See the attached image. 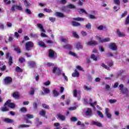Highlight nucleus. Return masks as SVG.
I'll return each instance as SVG.
<instances>
[{
  "instance_id": "obj_1",
  "label": "nucleus",
  "mask_w": 129,
  "mask_h": 129,
  "mask_svg": "<svg viewBox=\"0 0 129 129\" xmlns=\"http://www.w3.org/2000/svg\"><path fill=\"white\" fill-rule=\"evenodd\" d=\"M5 85H10L13 83V78L11 77L7 76L3 80Z\"/></svg>"
},
{
  "instance_id": "obj_2",
  "label": "nucleus",
  "mask_w": 129,
  "mask_h": 129,
  "mask_svg": "<svg viewBox=\"0 0 129 129\" xmlns=\"http://www.w3.org/2000/svg\"><path fill=\"white\" fill-rule=\"evenodd\" d=\"M25 48L26 51H30L31 48H34V42L32 41H28L26 42Z\"/></svg>"
},
{
  "instance_id": "obj_3",
  "label": "nucleus",
  "mask_w": 129,
  "mask_h": 129,
  "mask_svg": "<svg viewBox=\"0 0 129 129\" xmlns=\"http://www.w3.org/2000/svg\"><path fill=\"white\" fill-rule=\"evenodd\" d=\"M6 59H8V63L9 66L13 65V57L11 56L10 53H7L6 54Z\"/></svg>"
},
{
  "instance_id": "obj_4",
  "label": "nucleus",
  "mask_w": 129,
  "mask_h": 129,
  "mask_svg": "<svg viewBox=\"0 0 129 129\" xmlns=\"http://www.w3.org/2000/svg\"><path fill=\"white\" fill-rule=\"evenodd\" d=\"M56 117L61 121H64L65 119H66V116L61 114L60 113H57L56 115Z\"/></svg>"
},
{
  "instance_id": "obj_5",
  "label": "nucleus",
  "mask_w": 129,
  "mask_h": 129,
  "mask_svg": "<svg viewBox=\"0 0 129 129\" xmlns=\"http://www.w3.org/2000/svg\"><path fill=\"white\" fill-rule=\"evenodd\" d=\"M96 39L98 40V41H100V43H105L106 42H109V41H110V38H106L102 39L101 37L97 36Z\"/></svg>"
},
{
  "instance_id": "obj_6",
  "label": "nucleus",
  "mask_w": 129,
  "mask_h": 129,
  "mask_svg": "<svg viewBox=\"0 0 129 129\" xmlns=\"http://www.w3.org/2000/svg\"><path fill=\"white\" fill-rule=\"evenodd\" d=\"M109 48L112 50V51H116L117 50V46L115 44V43H111L109 44Z\"/></svg>"
},
{
  "instance_id": "obj_7",
  "label": "nucleus",
  "mask_w": 129,
  "mask_h": 129,
  "mask_svg": "<svg viewBox=\"0 0 129 129\" xmlns=\"http://www.w3.org/2000/svg\"><path fill=\"white\" fill-rule=\"evenodd\" d=\"M18 11H22L23 10V8L22 6H18V5H13L11 8V11L14 12L16 11V9Z\"/></svg>"
},
{
  "instance_id": "obj_8",
  "label": "nucleus",
  "mask_w": 129,
  "mask_h": 129,
  "mask_svg": "<svg viewBox=\"0 0 129 129\" xmlns=\"http://www.w3.org/2000/svg\"><path fill=\"white\" fill-rule=\"evenodd\" d=\"M55 55H57V53L52 49H49L48 50V56L49 58H54Z\"/></svg>"
},
{
  "instance_id": "obj_9",
  "label": "nucleus",
  "mask_w": 129,
  "mask_h": 129,
  "mask_svg": "<svg viewBox=\"0 0 129 129\" xmlns=\"http://www.w3.org/2000/svg\"><path fill=\"white\" fill-rule=\"evenodd\" d=\"M56 71H57L56 74L58 75V76H59V75L61 74V70L60 69L57 68V67H54L52 70V73L55 74V73H56Z\"/></svg>"
},
{
  "instance_id": "obj_10",
  "label": "nucleus",
  "mask_w": 129,
  "mask_h": 129,
  "mask_svg": "<svg viewBox=\"0 0 129 129\" xmlns=\"http://www.w3.org/2000/svg\"><path fill=\"white\" fill-rule=\"evenodd\" d=\"M98 43L97 41L95 40H91L90 41H89L87 43V45L88 46H96V45H98Z\"/></svg>"
},
{
  "instance_id": "obj_11",
  "label": "nucleus",
  "mask_w": 129,
  "mask_h": 129,
  "mask_svg": "<svg viewBox=\"0 0 129 129\" xmlns=\"http://www.w3.org/2000/svg\"><path fill=\"white\" fill-rule=\"evenodd\" d=\"M39 114L41 115V116L45 117V118H48V116L46 115V111H45L44 109H42L40 111H39Z\"/></svg>"
},
{
  "instance_id": "obj_12",
  "label": "nucleus",
  "mask_w": 129,
  "mask_h": 129,
  "mask_svg": "<svg viewBox=\"0 0 129 129\" xmlns=\"http://www.w3.org/2000/svg\"><path fill=\"white\" fill-rule=\"evenodd\" d=\"M116 34L118 36V37H122L125 36V34H124V33H123V32H120L119 29H117Z\"/></svg>"
},
{
  "instance_id": "obj_13",
  "label": "nucleus",
  "mask_w": 129,
  "mask_h": 129,
  "mask_svg": "<svg viewBox=\"0 0 129 129\" xmlns=\"http://www.w3.org/2000/svg\"><path fill=\"white\" fill-rule=\"evenodd\" d=\"M105 113L106 115V116L108 117V118H111V117L112 116L111 114L109 113V110L108 108H105Z\"/></svg>"
},
{
  "instance_id": "obj_14",
  "label": "nucleus",
  "mask_w": 129,
  "mask_h": 129,
  "mask_svg": "<svg viewBox=\"0 0 129 129\" xmlns=\"http://www.w3.org/2000/svg\"><path fill=\"white\" fill-rule=\"evenodd\" d=\"M121 93L126 95V97H128V89L127 88H124L121 91Z\"/></svg>"
},
{
  "instance_id": "obj_15",
  "label": "nucleus",
  "mask_w": 129,
  "mask_h": 129,
  "mask_svg": "<svg viewBox=\"0 0 129 129\" xmlns=\"http://www.w3.org/2000/svg\"><path fill=\"white\" fill-rule=\"evenodd\" d=\"M28 66L30 67H32V68H35L36 67V62L34 61H30L28 62Z\"/></svg>"
},
{
  "instance_id": "obj_16",
  "label": "nucleus",
  "mask_w": 129,
  "mask_h": 129,
  "mask_svg": "<svg viewBox=\"0 0 129 129\" xmlns=\"http://www.w3.org/2000/svg\"><path fill=\"white\" fill-rule=\"evenodd\" d=\"M12 96L14 98L18 99L20 98V94L19 93V92H15L12 94Z\"/></svg>"
},
{
  "instance_id": "obj_17",
  "label": "nucleus",
  "mask_w": 129,
  "mask_h": 129,
  "mask_svg": "<svg viewBox=\"0 0 129 129\" xmlns=\"http://www.w3.org/2000/svg\"><path fill=\"white\" fill-rule=\"evenodd\" d=\"M92 123L93 125H96L97 126H99V127H102V124L99 122H96L95 121H93Z\"/></svg>"
},
{
  "instance_id": "obj_18",
  "label": "nucleus",
  "mask_w": 129,
  "mask_h": 129,
  "mask_svg": "<svg viewBox=\"0 0 129 129\" xmlns=\"http://www.w3.org/2000/svg\"><path fill=\"white\" fill-rule=\"evenodd\" d=\"M80 75V74H79V72H78V71H77V70H75V72L73 73L72 74V76L73 77H79Z\"/></svg>"
},
{
  "instance_id": "obj_19",
  "label": "nucleus",
  "mask_w": 129,
  "mask_h": 129,
  "mask_svg": "<svg viewBox=\"0 0 129 129\" xmlns=\"http://www.w3.org/2000/svg\"><path fill=\"white\" fill-rule=\"evenodd\" d=\"M38 45L39 47L41 48H46V45H45V43L42 41H40L38 42Z\"/></svg>"
},
{
  "instance_id": "obj_20",
  "label": "nucleus",
  "mask_w": 129,
  "mask_h": 129,
  "mask_svg": "<svg viewBox=\"0 0 129 129\" xmlns=\"http://www.w3.org/2000/svg\"><path fill=\"white\" fill-rule=\"evenodd\" d=\"M91 113H92V110L90 108H88L86 111L85 114L87 116H90L91 115Z\"/></svg>"
},
{
  "instance_id": "obj_21",
  "label": "nucleus",
  "mask_w": 129,
  "mask_h": 129,
  "mask_svg": "<svg viewBox=\"0 0 129 129\" xmlns=\"http://www.w3.org/2000/svg\"><path fill=\"white\" fill-rule=\"evenodd\" d=\"M55 16L56 17H58V18H64L65 17L63 13L58 12L55 13Z\"/></svg>"
},
{
  "instance_id": "obj_22",
  "label": "nucleus",
  "mask_w": 129,
  "mask_h": 129,
  "mask_svg": "<svg viewBox=\"0 0 129 129\" xmlns=\"http://www.w3.org/2000/svg\"><path fill=\"white\" fill-rule=\"evenodd\" d=\"M78 12H79V14H80V15H82V14H86V15H87V12H86V11H85V10L83 9H78Z\"/></svg>"
},
{
  "instance_id": "obj_23",
  "label": "nucleus",
  "mask_w": 129,
  "mask_h": 129,
  "mask_svg": "<svg viewBox=\"0 0 129 129\" xmlns=\"http://www.w3.org/2000/svg\"><path fill=\"white\" fill-rule=\"evenodd\" d=\"M72 24L73 27H80L81 26V24L79 22L76 21H72Z\"/></svg>"
},
{
  "instance_id": "obj_24",
  "label": "nucleus",
  "mask_w": 129,
  "mask_h": 129,
  "mask_svg": "<svg viewBox=\"0 0 129 129\" xmlns=\"http://www.w3.org/2000/svg\"><path fill=\"white\" fill-rule=\"evenodd\" d=\"M76 48L78 49V50H80V49H83L82 45H81V42H77L75 46Z\"/></svg>"
},
{
  "instance_id": "obj_25",
  "label": "nucleus",
  "mask_w": 129,
  "mask_h": 129,
  "mask_svg": "<svg viewBox=\"0 0 129 129\" xmlns=\"http://www.w3.org/2000/svg\"><path fill=\"white\" fill-rule=\"evenodd\" d=\"M37 27L38 28H39V29H40L42 33H45V32H46L45 31V29H44V27H43V25H42V24L40 23L37 24Z\"/></svg>"
},
{
  "instance_id": "obj_26",
  "label": "nucleus",
  "mask_w": 129,
  "mask_h": 129,
  "mask_svg": "<svg viewBox=\"0 0 129 129\" xmlns=\"http://www.w3.org/2000/svg\"><path fill=\"white\" fill-rule=\"evenodd\" d=\"M4 121L7 123H13V122H14V120H13V119H10L9 118H6L4 119Z\"/></svg>"
},
{
  "instance_id": "obj_27",
  "label": "nucleus",
  "mask_w": 129,
  "mask_h": 129,
  "mask_svg": "<svg viewBox=\"0 0 129 129\" xmlns=\"http://www.w3.org/2000/svg\"><path fill=\"white\" fill-rule=\"evenodd\" d=\"M74 21H77V22H81L84 21V18L81 17L74 18L73 19Z\"/></svg>"
},
{
  "instance_id": "obj_28",
  "label": "nucleus",
  "mask_w": 129,
  "mask_h": 129,
  "mask_svg": "<svg viewBox=\"0 0 129 129\" xmlns=\"http://www.w3.org/2000/svg\"><path fill=\"white\" fill-rule=\"evenodd\" d=\"M25 127H30V125L21 124L18 126V128H25Z\"/></svg>"
},
{
  "instance_id": "obj_29",
  "label": "nucleus",
  "mask_w": 129,
  "mask_h": 129,
  "mask_svg": "<svg viewBox=\"0 0 129 129\" xmlns=\"http://www.w3.org/2000/svg\"><path fill=\"white\" fill-rule=\"evenodd\" d=\"M63 48L64 49H67L68 50H71V49H72V45L70 44H66L63 45Z\"/></svg>"
},
{
  "instance_id": "obj_30",
  "label": "nucleus",
  "mask_w": 129,
  "mask_h": 129,
  "mask_svg": "<svg viewBox=\"0 0 129 129\" xmlns=\"http://www.w3.org/2000/svg\"><path fill=\"white\" fill-rule=\"evenodd\" d=\"M73 92L74 97H77V94L80 95V91L77 92V90H74Z\"/></svg>"
},
{
  "instance_id": "obj_31",
  "label": "nucleus",
  "mask_w": 129,
  "mask_h": 129,
  "mask_svg": "<svg viewBox=\"0 0 129 129\" xmlns=\"http://www.w3.org/2000/svg\"><path fill=\"white\" fill-rule=\"evenodd\" d=\"M14 51L17 52V54H21V53H22V50H21V48H20V47H15L14 48Z\"/></svg>"
},
{
  "instance_id": "obj_32",
  "label": "nucleus",
  "mask_w": 129,
  "mask_h": 129,
  "mask_svg": "<svg viewBox=\"0 0 129 129\" xmlns=\"http://www.w3.org/2000/svg\"><path fill=\"white\" fill-rule=\"evenodd\" d=\"M23 3H24L26 8H27V9H29V8H30V3L28 2V1L24 0Z\"/></svg>"
},
{
  "instance_id": "obj_33",
  "label": "nucleus",
  "mask_w": 129,
  "mask_h": 129,
  "mask_svg": "<svg viewBox=\"0 0 129 129\" xmlns=\"http://www.w3.org/2000/svg\"><path fill=\"white\" fill-rule=\"evenodd\" d=\"M101 66L102 67H103V68L106 69V70H110V68L109 67H107V66H106V64H105L104 63H102L101 64Z\"/></svg>"
},
{
  "instance_id": "obj_34",
  "label": "nucleus",
  "mask_w": 129,
  "mask_h": 129,
  "mask_svg": "<svg viewBox=\"0 0 129 129\" xmlns=\"http://www.w3.org/2000/svg\"><path fill=\"white\" fill-rule=\"evenodd\" d=\"M2 111H3V112H6L7 111H9V109L7 108V107H6V106H5V105H3V107L1 109Z\"/></svg>"
},
{
  "instance_id": "obj_35",
  "label": "nucleus",
  "mask_w": 129,
  "mask_h": 129,
  "mask_svg": "<svg viewBox=\"0 0 129 129\" xmlns=\"http://www.w3.org/2000/svg\"><path fill=\"white\" fill-rule=\"evenodd\" d=\"M67 8H68V9H70L71 10H72V9H76V7L75 6L72 5V4H70L67 6Z\"/></svg>"
},
{
  "instance_id": "obj_36",
  "label": "nucleus",
  "mask_w": 129,
  "mask_h": 129,
  "mask_svg": "<svg viewBox=\"0 0 129 129\" xmlns=\"http://www.w3.org/2000/svg\"><path fill=\"white\" fill-rule=\"evenodd\" d=\"M12 100H7V101L6 102V103L4 104V105H5V106H10V105L11 104Z\"/></svg>"
},
{
  "instance_id": "obj_37",
  "label": "nucleus",
  "mask_w": 129,
  "mask_h": 129,
  "mask_svg": "<svg viewBox=\"0 0 129 129\" xmlns=\"http://www.w3.org/2000/svg\"><path fill=\"white\" fill-rule=\"evenodd\" d=\"M30 36L31 38H34L35 39H37V38H38V34H33V33H30Z\"/></svg>"
},
{
  "instance_id": "obj_38",
  "label": "nucleus",
  "mask_w": 129,
  "mask_h": 129,
  "mask_svg": "<svg viewBox=\"0 0 129 129\" xmlns=\"http://www.w3.org/2000/svg\"><path fill=\"white\" fill-rule=\"evenodd\" d=\"M53 96L54 97H56V96H58L59 95V93H58L57 90H53Z\"/></svg>"
},
{
  "instance_id": "obj_39",
  "label": "nucleus",
  "mask_w": 129,
  "mask_h": 129,
  "mask_svg": "<svg viewBox=\"0 0 129 129\" xmlns=\"http://www.w3.org/2000/svg\"><path fill=\"white\" fill-rule=\"evenodd\" d=\"M43 91L45 94H49L50 93V90L47 88H44Z\"/></svg>"
},
{
  "instance_id": "obj_40",
  "label": "nucleus",
  "mask_w": 129,
  "mask_h": 129,
  "mask_svg": "<svg viewBox=\"0 0 129 129\" xmlns=\"http://www.w3.org/2000/svg\"><path fill=\"white\" fill-rule=\"evenodd\" d=\"M77 108V107H76V106L70 107L68 108V110H69V111H72L75 110Z\"/></svg>"
},
{
  "instance_id": "obj_41",
  "label": "nucleus",
  "mask_w": 129,
  "mask_h": 129,
  "mask_svg": "<svg viewBox=\"0 0 129 129\" xmlns=\"http://www.w3.org/2000/svg\"><path fill=\"white\" fill-rule=\"evenodd\" d=\"M42 107L45 109H50V106L45 103L42 104Z\"/></svg>"
},
{
  "instance_id": "obj_42",
  "label": "nucleus",
  "mask_w": 129,
  "mask_h": 129,
  "mask_svg": "<svg viewBox=\"0 0 129 129\" xmlns=\"http://www.w3.org/2000/svg\"><path fill=\"white\" fill-rule=\"evenodd\" d=\"M19 61L20 62V63H21V64H22V63L26 62V59H25V58L24 57H20L19 59Z\"/></svg>"
},
{
  "instance_id": "obj_43",
  "label": "nucleus",
  "mask_w": 129,
  "mask_h": 129,
  "mask_svg": "<svg viewBox=\"0 0 129 129\" xmlns=\"http://www.w3.org/2000/svg\"><path fill=\"white\" fill-rule=\"evenodd\" d=\"M91 58L93 59L94 61H97V57H96L94 54H91Z\"/></svg>"
},
{
  "instance_id": "obj_44",
  "label": "nucleus",
  "mask_w": 129,
  "mask_h": 129,
  "mask_svg": "<svg viewBox=\"0 0 129 129\" xmlns=\"http://www.w3.org/2000/svg\"><path fill=\"white\" fill-rule=\"evenodd\" d=\"M72 33H73V36H74L75 38H76L77 39H78L79 38V35L77 34V33H76V32L73 31Z\"/></svg>"
},
{
  "instance_id": "obj_45",
  "label": "nucleus",
  "mask_w": 129,
  "mask_h": 129,
  "mask_svg": "<svg viewBox=\"0 0 129 129\" xmlns=\"http://www.w3.org/2000/svg\"><path fill=\"white\" fill-rule=\"evenodd\" d=\"M70 55H72V56H73V57H76V58H78V56H77V54L75 52H73L72 51L69 52Z\"/></svg>"
},
{
  "instance_id": "obj_46",
  "label": "nucleus",
  "mask_w": 129,
  "mask_h": 129,
  "mask_svg": "<svg viewBox=\"0 0 129 129\" xmlns=\"http://www.w3.org/2000/svg\"><path fill=\"white\" fill-rule=\"evenodd\" d=\"M34 93H35V89L33 87H32L31 90H30V91L29 92V94L30 95H33L34 94Z\"/></svg>"
},
{
  "instance_id": "obj_47",
  "label": "nucleus",
  "mask_w": 129,
  "mask_h": 129,
  "mask_svg": "<svg viewBox=\"0 0 129 129\" xmlns=\"http://www.w3.org/2000/svg\"><path fill=\"white\" fill-rule=\"evenodd\" d=\"M128 24H129V15L125 18V21L124 23V24L125 25V26H126V25H128Z\"/></svg>"
},
{
  "instance_id": "obj_48",
  "label": "nucleus",
  "mask_w": 129,
  "mask_h": 129,
  "mask_svg": "<svg viewBox=\"0 0 129 129\" xmlns=\"http://www.w3.org/2000/svg\"><path fill=\"white\" fill-rule=\"evenodd\" d=\"M25 116L27 117V118H29L30 119L34 118V116L30 114H26Z\"/></svg>"
},
{
  "instance_id": "obj_49",
  "label": "nucleus",
  "mask_w": 129,
  "mask_h": 129,
  "mask_svg": "<svg viewBox=\"0 0 129 129\" xmlns=\"http://www.w3.org/2000/svg\"><path fill=\"white\" fill-rule=\"evenodd\" d=\"M127 14V11H124L123 13L121 14L120 18L122 19V18H124Z\"/></svg>"
},
{
  "instance_id": "obj_50",
  "label": "nucleus",
  "mask_w": 129,
  "mask_h": 129,
  "mask_svg": "<svg viewBox=\"0 0 129 129\" xmlns=\"http://www.w3.org/2000/svg\"><path fill=\"white\" fill-rule=\"evenodd\" d=\"M78 120V118H77L76 117L73 116L71 118V121H73V122H75Z\"/></svg>"
},
{
  "instance_id": "obj_51",
  "label": "nucleus",
  "mask_w": 129,
  "mask_h": 129,
  "mask_svg": "<svg viewBox=\"0 0 129 129\" xmlns=\"http://www.w3.org/2000/svg\"><path fill=\"white\" fill-rule=\"evenodd\" d=\"M15 70H16V72H22V71H23L22 69H21V68H20L19 67H16Z\"/></svg>"
},
{
  "instance_id": "obj_52",
  "label": "nucleus",
  "mask_w": 129,
  "mask_h": 129,
  "mask_svg": "<svg viewBox=\"0 0 129 129\" xmlns=\"http://www.w3.org/2000/svg\"><path fill=\"white\" fill-rule=\"evenodd\" d=\"M25 12L28 14V15H32V11L29 9H26L25 10Z\"/></svg>"
},
{
  "instance_id": "obj_53",
  "label": "nucleus",
  "mask_w": 129,
  "mask_h": 129,
  "mask_svg": "<svg viewBox=\"0 0 129 129\" xmlns=\"http://www.w3.org/2000/svg\"><path fill=\"white\" fill-rule=\"evenodd\" d=\"M97 113L98 114L99 116H100V117L103 118V114H102V112H101V111H97Z\"/></svg>"
},
{
  "instance_id": "obj_54",
  "label": "nucleus",
  "mask_w": 129,
  "mask_h": 129,
  "mask_svg": "<svg viewBox=\"0 0 129 129\" xmlns=\"http://www.w3.org/2000/svg\"><path fill=\"white\" fill-rule=\"evenodd\" d=\"M20 111L21 112H27V108L25 107H23L21 108Z\"/></svg>"
},
{
  "instance_id": "obj_55",
  "label": "nucleus",
  "mask_w": 129,
  "mask_h": 129,
  "mask_svg": "<svg viewBox=\"0 0 129 129\" xmlns=\"http://www.w3.org/2000/svg\"><path fill=\"white\" fill-rule=\"evenodd\" d=\"M114 4L116 5V6H119L120 1L119 0H114Z\"/></svg>"
},
{
  "instance_id": "obj_56",
  "label": "nucleus",
  "mask_w": 129,
  "mask_h": 129,
  "mask_svg": "<svg viewBox=\"0 0 129 129\" xmlns=\"http://www.w3.org/2000/svg\"><path fill=\"white\" fill-rule=\"evenodd\" d=\"M89 104L92 106V107H93L94 108L95 107H94V105H93V103H92V99L90 98L89 100Z\"/></svg>"
},
{
  "instance_id": "obj_57",
  "label": "nucleus",
  "mask_w": 129,
  "mask_h": 129,
  "mask_svg": "<svg viewBox=\"0 0 129 129\" xmlns=\"http://www.w3.org/2000/svg\"><path fill=\"white\" fill-rule=\"evenodd\" d=\"M8 107H10V108H15V107H16V105H15V103H11Z\"/></svg>"
},
{
  "instance_id": "obj_58",
  "label": "nucleus",
  "mask_w": 129,
  "mask_h": 129,
  "mask_svg": "<svg viewBox=\"0 0 129 129\" xmlns=\"http://www.w3.org/2000/svg\"><path fill=\"white\" fill-rule=\"evenodd\" d=\"M84 89L85 90H91L92 89V88L88 87L87 86H84Z\"/></svg>"
},
{
  "instance_id": "obj_59",
  "label": "nucleus",
  "mask_w": 129,
  "mask_h": 129,
  "mask_svg": "<svg viewBox=\"0 0 129 129\" xmlns=\"http://www.w3.org/2000/svg\"><path fill=\"white\" fill-rule=\"evenodd\" d=\"M43 11L46 13H52V10L51 9H48L47 8H44Z\"/></svg>"
},
{
  "instance_id": "obj_60",
  "label": "nucleus",
  "mask_w": 129,
  "mask_h": 129,
  "mask_svg": "<svg viewBox=\"0 0 129 129\" xmlns=\"http://www.w3.org/2000/svg\"><path fill=\"white\" fill-rule=\"evenodd\" d=\"M24 120H25L26 123H30V124H32V121L29 120V118H25Z\"/></svg>"
},
{
  "instance_id": "obj_61",
  "label": "nucleus",
  "mask_w": 129,
  "mask_h": 129,
  "mask_svg": "<svg viewBox=\"0 0 129 129\" xmlns=\"http://www.w3.org/2000/svg\"><path fill=\"white\" fill-rule=\"evenodd\" d=\"M49 21H50V22H52V23H54V22H55V21H56V18H55L54 17H49Z\"/></svg>"
},
{
  "instance_id": "obj_62",
  "label": "nucleus",
  "mask_w": 129,
  "mask_h": 129,
  "mask_svg": "<svg viewBox=\"0 0 129 129\" xmlns=\"http://www.w3.org/2000/svg\"><path fill=\"white\" fill-rule=\"evenodd\" d=\"M86 28H87L88 30H90V29H91V24L88 23V24L86 25Z\"/></svg>"
},
{
  "instance_id": "obj_63",
  "label": "nucleus",
  "mask_w": 129,
  "mask_h": 129,
  "mask_svg": "<svg viewBox=\"0 0 129 129\" xmlns=\"http://www.w3.org/2000/svg\"><path fill=\"white\" fill-rule=\"evenodd\" d=\"M104 28V27H103V25H100L99 27H97V29L99 31H102Z\"/></svg>"
},
{
  "instance_id": "obj_64",
  "label": "nucleus",
  "mask_w": 129,
  "mask_h": 129,
  "mask_svg": "<svg viewBox=\"0 0 129 129\" xmlns=\"http://www.w3.org/2000/svg\"><path fill=\"white\" fill-rule=\"evenodd\" d=\"M88 17L91 20H94V19H95V16L94 15H89Z\"/></svg>"
}]
</instances>
